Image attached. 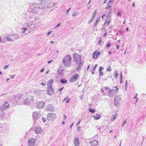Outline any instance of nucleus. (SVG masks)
<instances>
[{"label":"nucleus","mask_w":146,"mask_h":146,"mask_svg":"<svg viewBox=\"0 0 146 146\" xmlns=\"http://www.w3.org/2000/svg\"><path fill=\"white\" fill-rule=\"evenodd\" d=\"M97 66V64H96V65H94V67L93 68L92 70V72L93 71H94V70L96 69Z\"/></svg>","instance_id":"42"},{"label":"nucleus","mask_w":146,"mask_h":146,"mask_svg":"<svg viewBox=\"0 0 146 146\" xmlns=\"http://www.w3.org/2000/svg\"><path fill=\"white\" fill-rule=\"evenodd\" d=\"M100 72V76H103V73L102 72Z\"/></svg>","instance_id":"56"},{"label":"nucleus","mask_w":146,"mask_h":146,"mask_svg":"<svg viewBox=\"0 0 146 146\" xmlns=\"http://www.w3.org/2000/svg\"><path fill=\"white\" fill-rule=\"evenodd\" d=\"M45 103L44 102H39L38 103L36 106L38 108L40 109L42 108L44 106Z\"/></svg>","instance_id":"15"},{"label":"nucleus","mask_w":146,"mask_h":146,"mask_svg":"<svg viewBox=\"0 0 146 146\" xmlns=\"http://www.w3.org/2000/svg\"><path fill=\"white\" fill-rule=\"evenodd\" d=\"M56 115L54 113H50L48 114L46 116L47 120L48 121L53 120L55 117Z\"/></svg>","instance_id":"8"},{"label":"nucleus","mask_w":146,"mask_h":146,"mask_svg":"<svg viewBox=\"0 0 146 146\" xmlns=\"http://www.w3.org/2000/svg\"><path fill=\"white\" fill-rule=\"evenodd\" d=\"M52 31H49L48 32L47 34V36H48L51 33Z\"/></svg>","instance_id":"58"},{"label":"nucleus","mask_w":146,"mask_h":146,"mask_svg":"<svg viewBox=\"0 0 146 146\" xmlns=\"http://www.w3.org/2000/svg\"><path fill=\"white\" fill-rule=\"evenodd\" d=\"M30 6L32 9V11L35 13H38L40 9H44L46 7H48V6H42V5L38 4L36 3H31L30 4Z\"/></svg>","instance_id":"1"},{"label":"nucleus","mask_w":146,"mask_h":146,"mask_svg":"<svg viewBox=\"0 0 146 146\" xmlns=\"http://www.w3.org/2000/svg\"><path fill=\"white\" fill-rule=\"evenodd\" d=\"M116 92L117 91L115 89H112L109 91L108 92L109 94L111 96H113L116 94Z\"/></svg>","instance_id":"17"},{"label":"nucleus","mask_w":146,"mask_h":146,"mask_svg":"<svg viewBox=\"0 0 146 146\" xmlns=\"http://www.w3.org/2000/svg\"><path fill=\"white\" fill-rule=\"evenodd\" d=\"M114 0H110L109 1V2L110 3V4L111 6L113 4L114 2Z\"/></svg>","instance_id":"40"},{"label":"nucleus","mask_w":146,"mask_h":146,"mask_svg":"<svg viewBox=\"0 0 146 146\" xmlns=\"http://www.w3.org/2000/svg\"><path fill=\"white\" fill-rule=\"evenodd\" d=\"M32 116L33 118V120H36L39 119L41 117L40 114L37 111H35L33 115Z\"/></svg>","instance_id":"9"},{"label":"nucleus","mask_w":146,"mask_h":146,"mask_svg":"<svg viewBox=\"0 0 146 146\" xmlns=\"http://www.w3.org/2000/svg\"><path fill=\"white\" fill-rule=\"evenodd\" d=\"M74 144L75 146H78L79 144V142L78 139H75L74 141Z\"/></svg>","instance_id":"23"},{"label":"nucleus","mask_w":146,"mask_h":146,"mask_svg":"<svg viewBox=\"0 0 146 146\" xmlns=\"http://www.w3.org/2000/svg\"><path fill=\"white\" fill-rule=\"evenodd\" d=\"M119 45H117L116 46V49L117 50H119Z\"/></svg>","instance_id":"62"},{"label":"nucleus","mask_w":146,"mask_h":146,"mask_svg":"<svg viewBox=\"0 0 146 146\" xmlns=\"http://www.w3.org/2000/svg\"><path fill=\"white\" fill-rule=\"evenodd\" d=\"M111 44L110 43H108L106 45V47L107 48L110 47L111 46Z\"/></svg>","instance_id":"50"},{"label":"nucleus","mask_w":146,"mask_h":146,"mask_svg":"<svg viewBox=\"0 0 146 146\" xmlns=\"http://www.w3.org/2000/svg\"><path fill=\"white\" fill-rule=\"evenodd\" d=\"M110 3L108 2V4L107 5V6L106 7V9H108V8L111 7V6L110 5Z\"/></svg>","instance_id":"37"},{"label":"nucleus","mask_w":146,"mask_h":146,"mask_svg":"<svg viewBox=\"0 0 146 146\" xmlns=\"http://www.w3.org/2000/svg\"><path fill=\"white\" fill-rule=\"evenodd\" d=\"M97 11V10H96L94 11V13H93L92 16V19H94L95 17L96 16V12Z\"/></svg>","instance_id":"33"},{"label":"nucleus","mask_w":146,"mask_h":146,"mask_svg":"<svg viewBox=\"0 0 146 146\" xmlns=\"http://www.w3.org/2000/svg\"><path fill=\"white\" fill-rule=\"evenodd\" d=\"M42 131V129H41V127L40 126H37L35 127V132L37 134H39L41 133Z\"/></svg>","instance_id":"14"},{"label":"nucleus","mask_w":146,"mask_h":146,"mask_svg":"<svg viewBox=\"0 0 146 146\" xmlns=\"http://www.w3.org/2000/svg\"><path fill=\"white\" fill-rule=\"evenodd\" d=\"M93 117L95 119H98L100 118V115L98 114L97 113L95 115H94L93 116Z\"/></svg>","instance_id":"21"},{"label":"nucleus","mask_w":146,"mask_h":146,"mask_svg":"<svg viewBox=\"0 0 146 146\" xmlns=\"http://www.w3.org/2000/svg\"><path fill=\"white\" fill-rule=\"evenodd\" d=\"M103 126H102V127H101V126H100V127H98L97 128V130H99V131H100V130H101L102 129H103Z\"/></svg>","instance_id":"47"},{"label":"nucleus","mask_w":146,"mask_h":146,"mask_svg":"<svg viewBox=\"0 0 146 146\" xmlns=\"http://www.w3.org/2000/svg\"><path fill=\"white\" fill-rule=\"evenodd\" d=\"M69 99V98H65L63 100V102H64V101H66V100H67L68 99Z\"/></svg>","instance_id":"57"},{"label":"nucleus","mask_w":146,"mask_h":146,"mask_svg":"<svg viewBox=\"0 0 146 146\" xmlns=\"http://www.w3.org/2000/svg\"><path fill=\"white\" fill-rule=\"evenodd\" d=\"M100 52L99 51H98L97 53H96V57H95V58L96 59L98 58V56L100 55Z\"/></svg>","instance_id":"35"},{"label":"nucleus","mask_w":146,"mask_h":146,"mask_svg":"<svg viewBox=\"0 0 146 146\" xmlns=\"http://www.w3.org/2000/svg\"><path fill=\"white\" fill-rule=\"evenodd\" d=\"M96 54V51H95L93 54V58L94 59L95 58V56Z\"/></svg>","instance_id":"48"},{"label":"nucleus","mask_w":146,"mask_h":146,"mask_svg":"<svg viewBox=\"0 0 146 146\" xmlns=\"http://www.w3.org/2000/svg\"><path fill=\"white\" fill-rule=\"evenodd\" d=\"M114 0H110L109 1V2L110 3V4L111 6L113 4L114 2Z\"/></svg>","instance_id":"41"},{"label":"nucleus","mask_w":146,"mask_h":146,"mask_svg":"<svg viewBox=\"0 0 146 146\" xmlns=\"http://www.w3.org/2000/svg\"><path fill=\"white\" fill-rule=\"evenodd\" d=\"M121 98L120 96H117L115 97L114 98V100H116L119 101L121 100Z\"/></svg>","instance_id":"29"},{"label":"nucleus","mask_w":146,"mask_h":146,"mask_svg":"<svg viewBox=\"0 0 146 146\" xmlns=\"http://www.w3.org/2000/svg\"><path fill=\"white\" fill-rule=\"evenodd\" d=\"M115 102V105L117 107H118L119 106V101L116 100H114Z\"/></svg>","instance_id":"30"},{"label":"nucleus","mask_w":146,"mask_h":146,"mask_svg":"<svg viewBox=\"0 0 146 146\" xmlns=\"http://www.w3.org/2000/svg\"><path fill=\"white\" fill-rule=\"evenodd\" d=\"M54 90L52 87H48L47 88V94L49 95H52L54 93Z\"/></svg>","instance_id":"13"},{"label":"nucleus","mask_w":146,"mask_h":146,"mask_svg":"<svg viewBox=\"0 0 146 146\" xmlns=\"http://www.w3.org/2000/svg\"><path fill=\"white\" fill-rule=\"evenodd\" d=\"M28 30L27 28L26 27H23L22 29V33H25V32Z\"/></svg>","instance_id":"31"},{"label":"nucleus","mask_w":146,"mask_h":146,"mask_svg":"<svg viewBox=\"0 0 146 146\" xmlns=\"http://www.w3.org/2000/svg\"><path fill=\"white\" fill-rule=\"evenodd\" d=\"M28 143L30 146H35L36 143L35 140L33 138H30L28 141Z\"/></svg>","instance_id":"12"},{"label":"nucleus","mask_w":146,"mask_h":146,"mask_svg":"<svg viewBox=\"0 0 146 146\" xmlns=\"http://www.w3.org/2000/svg\"><path fill=\"white\" fill-rule=\"evenodd\" d=\"M89 111L90 112H91L92 113H94L95 111V110L94 109H92L91 108H90L89 109Z\"/></svg>","instance_id":"38"},{"label":"nucleus","mask_w":146,"mask_h":146,"mask_svg":"<svg viewBox=\"0 0 146 146\" xmlns=\"http://www.w3.org/2000/svg\"><path fill=\"white\" fill-rule=\"evenodd\" d=\"M37 13L33 12V11H31L30 13L29 17L28 19V21H32L34 22H35V21H36L37 19L36 17V15Z\"/></svg>","instance_id":"4"},{"label":"nucleus","mask_w":146,"mask_h":146,"mask_svg":"<svg viewBox=\"0 0 146 146\" xmlns=\"http://www.w3.org/2000/svg\"><path fill=\"white\" fill-rule=\"evenodd\" d=\"M9 105L8 103L6 102L1 106L0 109L3 112L8 109L9 108Z\"/></svg>","instance_id":"7"},{"label":"nucleus","mask_w":146,"mask_h":146,"mask_svg":"<svg viewBox=\"0 0 146 146\" xmlns=\"http://www.w3.org/2000/svg\"><path fill=\"white\" fill-rule=\"evenodd\" d=\"M128 86V82L127 80L125 81V89L126 90Z\"/></svg>","instance_id":"34"},{"label":"nucleus","mask_w":146,"mask_h":146,"mask_svg":"<svg viewBox=\"0 0 146 146\" xmlns=\"http://www.w3.org/2000/svg\"><path fill=\"white\" fill-rule=\"evenodd\" d=\"M112 69L111 66H109L107 69L106 71L108 72H110L111 70Z\"/></svg>","instance_id":"39"},{"label":"nucleus","mask_w":146,"mask_h":146,"mask_svg":"<svg viewBox=\"0 0 146 146\" xmlns=\"http://www.w3.org/2000/svg\"><path fill=\"white\" fill-rule=\"evenodd\" d=\"M117 114H113V115L111 117V120L114 121L117 117Z\"/></svg>","instance_id":"27"},{"label":"nucleus","mask_w":146,"mask_h":146,"mask_svg":"<svg viewBox=\"0 0 146 146\" xmlns=\"http://www.w3.org/2000/svg\"><path fill=\"white\" fill-rule=\"evenodd\" d=\"M115 72V75L114 76L115 77V78H116L117 77V76L118 74V72L117 71H115L114 72Z\"/></svg>","instance_id":"36"},{"label":"nucleus","mask_w":146,"mask_h":146,"mask_svg":"<svg viewBox=\"0 0 146 146\" xmlns=\"http://www.w3.org/2000/svg\"><path fill=\"white\" fill-rule=\"evenodd\" d=\"M41 120H42V121L44 122L45 123L46 121V119L42 117L41 119Z\"/></svg>","instance_id":"49"},{"label":"nucleus","mask_w":146,"mask_h":146,"mask_svg":"<svg viewBox=\"0 0 146 146\" xmlns=\"http://www.w3.org/2000/svg\"><path fill=\"white\" fill-rule=\"evenodd\" d=\"M111 11H112L111 9L110 11L109 12V13H108L107 16H108L110 14H111Z\"/></svg>","instance_id":"60"},{"label":"nucleus","mask_w":146,"mask_h":146,"mask_svg":"<svg viewBox=\"0 0 146 146\" xmlns=\"http://www.w3.org/2000/svg\"><path fill=\"white\" fill-rule=\"evenodd\" d=\"M72 58L69 55H66L62 60V62L66 67H70L71 64Z\"/></svg>","instance_id":"2"},{"label":"nucleus","mask_w":146,"mask_h":146,"mask_svg":"<svg viewBox=\"0 0 146 146\" xmlns=\"http://www.w3.org/2000/svg\"><path fill=\"white\" fill-rule=\"evenodd\" d=\"M123 75H122V73L121 72L120 73V79H123Z\"/></svg>","instance_id":"51"},{"label":"nucleus","mask_w":146,"mask_h":146,"mask_svg":"<svg viewBox=\"0 0 146 146\" xmlns=\"http://www.w3.org/2000/svg\"><path fill=\"white\" fill-rule=\"evenodd\" d=\"M104 69V68L103 67L100 66L99 69V72H101Z\"/></svg>","instance_id":"44"},{"label":"nucleus","mask_w":146,"mask_h":146,"mask_svg":"<svg viewBox=\"0 0 146 146\" xmlns=\"http://www.w3.org/2000/svg\"><path fill=\"white\" fill-rule=\"evenodd\" d=\"M117 16L119 17L120 16V13L119 12H118V13H117Z\"/></svg>","instance_id":"61"},{"label":"nucleus","mask_w":146,"mask_h":146,"mask_svg":"<svg viewBox=\"0 0 146 146\" xmlns=\"http://www.w3.org/2000/svg\"><path fill=\"white\" fill-rule=\"evenodd\" d=\"M47 109L48 111H54V106L50 104H49L48 106Z\"/></svg>","instance_id":"16"},{"label":"nucleus","mask_w":146,"mask_h":146,"mask_svg":"<svg viewBox=\"0 0 146 146\" xmlns=\"http://www.w3.org/2000/svg\"><path fill=\"white\" fill-rule=\"evenodd\" d=\"M64 87H62V88H61L60 89H59V90L60 91H62L64 88Z\"/></svg>","instance_id":"63"},{"label":"nucleus","mask_w":146,"mask_h":146,"mask_svg":"<svg viewBox=\"0 0 146 146\" xmlns=\"http://www.w3.org/2000/svg\"><path fill=\"white\" fill-rule=\"evenodd\" d=\"M4 38H5L8 41H14V40L12 39L11 37L9 36H7L6 37H4Z\"/></svg>","instance_id":"24"},{"label":"nucleus","mask_w":146,"mask_h":146,"mask_svg":"<svg viewBox=\"0 0 146 146\" xmlns=\"http://www.w3.org/2000/svg\"><path fill=\"white\" fill-rule=\"evenodd\" d=\"M105 88L106 90H107L108 89H109V90H110V88H109L108 87H105Z\"/></svg>","instance_id":"59"},{"label":"nucleus","mask_w":146,"mask_h":146,"mask_svg":"<svg viewBox=\"0 0 146 146\" xmlns=\"http://www.w3.org/2000/svg\"><path fill=\"white\" fill-rule=\"evenodd\" d=\"M40 84L42 85L43 86H45V85L46 84V82H45L44 83H41Z\"/></svg>","instance_id":"54"},{"label":"nucleus","mask_w":146,"mask_h":146,"mask_svg":"<svg viewBox=\"0 0 146 146\" xmlns=\"http://www.w3.org/2000/svg\"><path fill=\"white\" fill-rule=\"evenodd\" d=\"M25 25L27 27L29 28L31 31H33L35 30L36 27L38 26V24L36 22H34L32 21H29L25 23Z\"/></svg>","instance_id":"3"},{"label":"nucleus","mask_w":146,"mask_h":146,"mask_svg":"<svg viewBox=\"0 0 146 146\" xmlns=\"http://www.w3.org/2000/svg\"><path fill=\"white\" fill-rule=\"evenodd\" d=\"M60 24H61V23H59L56 26H55V28H56L58 27H59L60 25Z\"/></svg>","instance_id":"55"},{"label":"nucleus","mask_w":146,"mask_h":146,"mask_svg":"<svg viewBox=\"0 0 146 146\" xmlns=\"http://www.w3.org/2000/svg\"><path fill=\"white\" fill-rule=\"evenodd\" d=\"M9 36L11 37L12 39L14 40H16L19 37V35L16 34L12 35H9Z\"/></svg>","instance_id":"18"},{"label":"nucleus","mask_w":146,"mask_h":146,"mask_svg":"<svg viewBox=\"0 0 146 146\" xmlns=\"http://www.w3.org/2000/svg\"><path fill=\"white\" fill-rule=\"evenodd\" d=\"M110 22H111V20H109L108 21H106L105 22L104 24H105L106 23H107V25L108 26V25L110 23Z\"/></svg>","instance_id":"45"},{"label":"nucleus","mask_w":146,"mask_h":146,"mask_svg":"<svg viewBox=\"0 0 146 146\" xmlns=\"http://www.w3.org/2000/svg\"><path fill=\"white\" fill-rule=\"evenodd\" d=\"M42 91L39 90H36L35 91V94L37 95H40L42 94Z\"/></svg>","instance_id":"22"},{"label":"nucleus","mask_w":146,"mask_h":146,"mask_svg":"<svg viewBox=\"0 0 146 146\" xmlns=\"http://www.w3.org/2000/svg\"><path fill=\"white\" fill-rule=\"evenodd\" d=\"M78 64V66L76 68V70H77L79 71L80 70H81V68L80 67L82 66L83 64V63H80L79 64Z\"/></svg>","instance_id":"25"},{"label":"nucleus","mask_w":146,"mask_h":146,"mask_svg":"<svg viewBox=\"0 0 146 146\" xmlns=\"http://www.w3.org/2000/svg\"><path fill=\"white\" fill-rule=\"evenodd\" d=\"M79 75L76 74L72 76L70 79V81L71 82H73L76 81L79 78Z\"/></svg>","instance_id":"10"},{"label":"nucleus","mask_w":146,"mask_h":146,"mask_svg":"<svg viewBox=\"0 0 146 146\" xmlns=\"http://www.w3.org/2000/svg\"><path fill=\"white\" fill-rule=\"evenodd\" d=\"M63 71V70L61 68H59L58 69V72L59 75H61L62 74V72Z\"/></svg>","instance_id":"26"},{"label":"nucleus","mask_w":146,"mask_h":146,"mask_svg":"<svg viewBox=\"0 0 146 146\" xmlns=\"http://www.w3.org/2000/svg\"><path fill=\"white\" fill-rule=\"evenodd\" d=\"M99 41L98 42V44H100V43L101 42H102V38L101 37H99Z\"/></svg>","instance_id":"46"},{"label":"nucleus","mask_w":146,"mask_h":146,"mask_svg":"<svg viewBox=\"0 0 146 146\" xmlns=\"http://www.w3.org/2000/svg\"><path fill=\"white\" fill-rule=\"evenodd\" d=\"M14 101L17 104H20L21 102L23 100V98L22 97V96L19 94L17 95H14L13 96Z\"/></svg>","instance_id":"6"},{"label":"nucleus","mask_w":146,"mask_h":146,"mask_svg":"<svg viewBox=\"0 0 146 146\" xmlns=\"http://www.w3.org/2000/svg\"><path fill=\"white\" fill-rule=\"evenodd\" d=\"M127 121V119H126L124 121L122 125V127H123L125 125V123H126Z\"/></svg>","instance_id":"53"},{"label":"nucleus","mask_w":146,"mask_h":146,"mask_svg":"<svg viewBox=\"0 0 146 146\" xmlns=\"http://www.w3.org/2000/svg\"><path fill=\"white\" fill-rule=\"evenodd\" d=\"M99 19L98 18V19L96 20V21L94 23V26L95 27L96 25L97 24V23L99 21Z\"/></svg>","instance_id":"43"},{"label":"nucleus","mask_w":146,"mask_h":146,"mask_svg":"<svg viewBox=\"0 0 146 146\" xmlns=\"http://www.w3.org/2000/svg\"><path fill=\"white\" fill-rule=\"evenodd\" d=\"M107 32H106V33H104V36H106L107 35Z\"/></svg>","instance_id":"64"},{"label":"nucleus","mask_w":146,"mask_h":146,"mask_svg":"<svg viewBox=\"0 0 146 146\" xmlns=\"http://www.w3.org/2000/svg\"><path fill=\"white\" fill-rule=\"evenodd\" d=\"M94 19H92V18H91V20H90L88 22V24L90 23H91L92 21Z\"/></svg>","instance_id":"52"},{"label":"nucleus","mask_w":146,"mask_h":146,"mask_svg":"<svg viewBox=\"0 0 146 146\" xmlns=\"http://www.w3.org/2000/svg\"><path fill=\"white\" fill-rule=\"evenodd\" d=\"M33 100L31 96L28 97L24 102V103L27 105L30 104L32 102H33Z\"/></svg>","instance_id":"11"},{"label":"nucleus","mask_w":146,"mask_h":146,"mask_svg":"<svg viewBox=\"0 0 146 146\" xmlns=\"http://www.w3.org/2000/svg\"><path fill=\"white\" fill-rule=\"evenodd\" d=\"M53 83V80L52 79H50L49 80L47 83V86L49 87H52V84Z\"/></svg>","instance_id":"20"},{"label":"nucleus","mask_w":146,"mask_h":146,"mask_svg":"<svg viewBox=\"0 0 146 146\" xmlns=\"http://www.w3.org/2000/svg\"><path fill=\"white\" fill-rule=\"evenodd\" d=\"M78 14L79 13L78 12H77L76 11H74L72 14V16L73 17H75L76 16L78 15Z\"/></svg>","instance_id":"32"},{"label":"nucleus","mask_w":146,"mask_h":146,"mask_svg":"<svg viewBox=\"0 0 146 146\" xmlns=\"http://www.w3.org/2000/svg\"><path fill=\"white\" fill-rule=\"evenodd\" d=\"M90 143L91 146H97L98 145V142L96 140L91 141Z\"/></svg>","instance_id":"19"},{"label":"nucleus","mask_w":146,"mask_h":146,"mask_svg":"<svg viewBox=\"0 0 146 146\" xmlns=\"http://www.w3.org/2000/svg\"><path fill=\"white\" fill-rule=\"evenodd\" d=\"M74 59L76 63L78 64L82 63L80 56L76 53H74L73 54Z\"/></svg>","instance_id":"5"},{"label":"nucleus","mask_w":146,"mask_h":146,"mask_svg":"<svg viewBox=\"0 0 146 146\" xmlns=\"http://www.w3.org/2000/svg\"><path fill=\"white\" fill-rule=\"evenodd\" d=\"M60 82L62 84H65L67 82V81L65 79L61 78L60 79Z\"/></svg>","instance_id":"28"}]
</instances>
